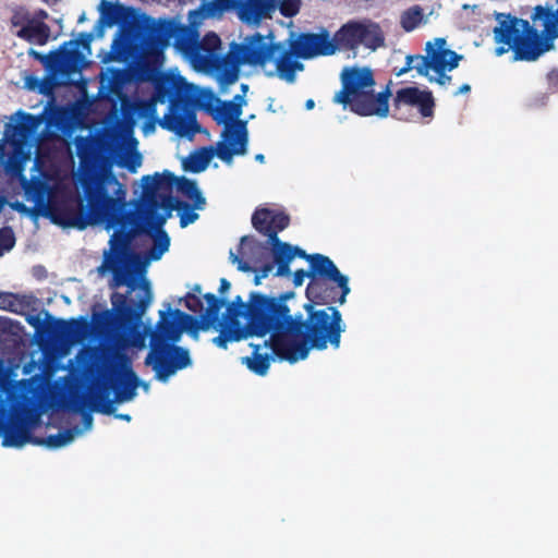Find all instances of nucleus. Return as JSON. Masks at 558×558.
<instances>
[{
    "mask_svg": "<svg viewBox=\"0 0 558 558\" xmlns=\"http://www.w3.org/2000/svg\"><path fill=\"white\" fill-rule=\"evenodd\" d=\"M83 428L74 427L71 429H65L58 433L57 435H50L47 438L35 442L44 445L49 449H60L66 447L72 444L76 437L92 430L93 417L90 414L86 413L83 415Z\"/></svg>",
    "mask_w": 558,
    "mask_h": 558,
    "instance_id": "obj_22",
    "label": "nucleus"
},
{
    "mask_svg": "<svg viewBox=\"0 0 558 558\" xmlns=\"http://www.w3.org/2000/svg\"><path fill=\"white\" fill-rule=\"evenodd\" d=\"M98 9L101 22L108 27L118 24L125 16V8L118 2L101 0Z\"/></svg>",
    "mask_w": 558,
    "mask_h": 558,
    "instance_id": "obj_27",
    "label": "nucleus"
},
{
    "mask_svg": "<svg viewBox=\"0 0 558 558\" xmlns=\"http://www.w3.org/2000/svg\"><path fill=\"white\" fill-rule=\"evenodd\" d=\"M5 205V201L3 198H0V211L3 209Z\"/></svg>",
    "mask_w": 558,
    "mask_h": 558,
    "instance_id": "obj_52",
    "label": "nucleus"
},
{
    "mask_svg": "<svg viewBox=\"0 0 558 558\" xmlns=\"http://www.w3.org/2000/svg\"><path fill=\"white\" fill-rule=\"evenodd\" d=\"M168 47L167 41H143L141 45V53L146 59H153L155 62H159L163 59V51Z\"/></svg>",
    "mask_w": 558,
    "mask_h": 558,
    "instance_id": "obj_31",
    "label": "nucleus"
},
{
    "mask_svg": "<svg viewBox=\"0 0 558 558\" xmlns=\"http://www.w3.org/2000/svg\"><path fill=\"white\" fill-rule=\"evenodd\" d=\"M306 277H310V271L306 272L303 269L296 270L293 275L294 284L298 287L302 286Z\"/></svg>",
    "mask_w": 558,
    "mask_h": 558,
    "instance_id": "obj_40",
    "label": "nucleus"
},
{
    "mask_svg": "<svg viewBox=\"0 0 558 558\" xmlns=\"http://www.w3.org/2000/svg\"><path fill=\"white\" fill-rule=\"evenodd\" d=\"M253 226L259 232L269 236L272 245L274 260L278 265L276 275L288 276L290 274V263L296 257V254L304 255V251L298 246H292L281 242L277 233L289 225V218L282 213L267 208L257 209L252 217Z\"/></svg>",
    "mask_w": 558,
    "mask_h": 558,
    "instance_id": "obj_9",
    "label": "nucleus"
},
{
    "mask_svg": "<svg viewBox=\"0 0 558 558\" xmlns=\"http://www.w3.org/2000/svg\"><path fill=\"white\" fill-rule=\"evenodd\" d=\"M424 61L422 54H415V56H407L405 58V64L403 68H401L397 75H402L411 70H415L421 76L425 77V74H427V70L424 66Z\"/></svg>",
    "mask_w": 558,
    "mask_h": 558,
    "instance_id": "obj_32",
    "label": "nucleus"
},
{
    "mask_svg": "<svg viewBox=\"0 0 558 558\" xmlns=\"http://www.w3.org/2000/svg\"><path fill=\"white\" fill-rule=\"evenodd\" d=\"M341 89L335 95L333 101L344 108L350 106L352 111L367 112V107L361 102V97L373 92L375 80L368 68L351 66L341 73Z\"/></svg>",
    "mask_w": 558,
    "mask_h": 558,
    "instance_id": "obj_14",
    "label": "nucleus"
},
{
    "mask_svg": "<svg viewBox=\"0 0 558 558\" xmlns=\"http://www.w3.org/2000/svg\"><path fill=\"white\" fill-rule=\"evenodd\" d=\"M154 328L150 324H137L129 329L126 336L123 339H120L116 343V352L111 354V361L114 363L121 364V366L128 368L130 366L129 359L120 353L121 350H125L129 348H134L137 350H143L146 348V339L149 337L151 340V332Z\"/></svg>",
    "mask_w": 558,
    "mask_h": 558,
    "instance_id": "obj_17",
    "label": "nucleus"
},
{
    "mask_svg": "<svg viewBox=\"0 0 558 558\" xmlns=\"http://www.w3.org/2000/svg\"><path fill=\"white\" fill-rule=\"evenodd\" d=\"M142 186L144 193L138 213L154 239V247L146 255H142L134 251L128 235L114 232L109 240V247L102 253V262L96 269L99 276L109 277L108 286L111 289L128 288V308H124L125 295L118 292L111 295L113 308L120 313H143L151 304V286L146 274L150 263L159 260L170 246V238L162 230L177 206V201L169 195L170 192L174 189L189 198L193 202L194 209H204L206 205V198L195 180L175 177L170 171L143 177Z\"/></svg>",
    "mask_w": 558,
    "mask_h": 558,
    "instance_id": "obj_3",
    "label": "nucleus"
},
{
    "mask_svg": "<svg viewBox=\"0 0 558 558\" xmlns=\"http://www.w3.org/2000/svg\"><path fill=\"white\" fill-rule=\"evenodd\" d=\"M145 364L153 367L158 380L166 383L178 371L189 367L192 361L187 350L173 343H158L151 344Z\"/></svg>",
    "mask_w": 558,
    "mask_h": 558,
    "instance_id": "obj_15",
    "label": "nucleus"
},
{
    "mask_svg": "<svg viewBox=\"0 0 558 558\" xmlns=\"http://www.w3.org/2000/svg\"><path fill=\"white\" fill-rule=\"evenodd\" d=\"M15 245V235L11 228L4 227L0 229V255L9 252Z\"/></svg>",
    "mask_w": 558,
    "mask_h": 558,
    "instance_id": "obj_33",
    "label": "nucleus"
},
{
    "mask_svg": "<svg viewBox=\"0 0 558 558\" xmlns=\"http://www.w3.org/2000/svg\"><path fill=\"white\" fill-rule=\"evenodd\" d=\"M0 360V436L3 447L22 448L32 442L31 429L38 424L36 401L43 388L38 376L15 380L13 369L3 372Z\"/></svg>",
    "mask_w": 558,
    "mask_h": 558,
    "instance_id": "obj_5",
    "label": "nucleus"
},
{
    "mask_svg": "<svg viewBox=\"0 0 558 558\" xmlns=\"http://www.w3.org/2000/svg\"><path fill=\"white\" fill-rule=\"evenodd\" d=\"M130 375L132 376L133 379H136L135 373L131 372Z\"/></svg>",
    "mask_w": 558,
    "mask_h": 558,
    "instance_id": "obj_55",
    "label": "nucleus"
},
{
    "mask_svg": "<svg viewBox=\"0 0 558 558\" xmlns=\"http://www.w3.org/2000/svg\"><path fill=\"white\" fill-rule=\"evenodd\" d=\"M198 219V214L193 210H186L180 215V225L182 228L195 222Z\"/></svg>",
    "mask_w": 558,
    "mask_h": 558,
    "instance_id": "obj_38",
    "label": "nucleus"
},
{
    "mask_svg": "<svg viewBox=\"0 0 558 558\" xmlns=\"http://www.w3.org/2000/svg\"><path fill=\"white\" fill-rule=\"evenodd\" d=\"M47 16H48V14L45 11L40 10L36 13V15L32 20H37V21L43 22Z\"/></svg>",
    "mask_w": 558,
    "mask_h": 558,
    "instance_id": "obj_45",
    "label": "nucleus"
},
{
    "mask_svg": "<svg viewBox=\"0 0 558 558\" xmlns=\"http://www.w3.org/2000/svg\"><path fill=\"white\" fill-rule=\"evenodd\" d=\"M31 21L28 12L24 8H17L13 11L11 23L13 26L23 27Z\"/></svg>",
    "mask_w": 558,
    "mask_h": 558,
    "instance_id": "obj_35",
    "label": "nucleus"
},
{
    "mask_svg": "<svg viewBox=\"0 0 558 558\" xmlns=\"http://www.w3.org/2000/svg\"><path fill=\"white\" fill-rule=\"evenodd\" d=\"M215 157H218V143L216 146L203 147L192 151L182 159V167L185 171L198 173L206 170Z\"/></svg>",
    "mask_w": 558,
    "mask_h": 558,
    "instance_id": "obj_24",
    "label": "nucleus"
},
{
    "mask_svg": "<svg viewBox=\"0 0 558 558\" xmlns=\"http://www.w3.org/2000/svg\"><path fill=\"white\" fill-rule=\"evenodd\" d=\"M125 132H126V135H128V136H131V137H132V135H133V125L128 126V129L125 130Z\"/></svg>",
    "mask_w": 558,
    "mask_h": 558,
    "instance_id": "obj_50",
    "label": "nucleus"
},
{
    "mask_svg": "<svg viewBox=\"0 0 558 558\" xmlns=\"http://www.w3.org/2000/svg\"><path fill=\"white\" fill-rule=\"evenodd\" d=\"M142 386H143V388H144L146 391H148V385H147V384H143Z\"/></svg>",
    "mask_w": 558,
    "mask_h": 558,
    "instance_id": "obj_54",
    "label": "nucleus"
},
{
    "mask_svg": "<svg viewBox=\"0 0 558 558\" xmlns=\"http://www.w3.org/2000/svg\"><path fill=\"white\" fill-rule=\"evenodd\" d=\"M186 307L193 312H197L201 310L202 305L199 304L198 300H196L192 294H189L186 300Z\"/></svg>",
    "mask_w": 558,
    "mask_h": 558,
    "instance_id": "obj_42",
    "label": "nucleus"
},
{
    "mask_svg": "<svg viewBox=\"0 0 558 558\" xmlns=\"http://www.w3.org/2000/svg\"><path fill=\"white\" fill-rule=\"evenodd\" d=\"M194 292H197V293H199V292H201V287H199L198 284H196V286L194 287Z\"/></svg>",
    "mask_w": 558,
    "mask_h": 558,
    "instance_id": "obj_53",
    "label": "nucleus"
},
{
    "mask_svg": "<svg viewBox=\"0 0 558 558\" xmlns=\"http://www.w3.org/2000/svg\"><path fill=\"white\" fill-rule=\"evenodd\" d=\"M335 39L338 52L352 51L354 57L359 47L375 51L385 40L379 25L369 20L347 22L335 33Z\"/></svg>",
    "mask_w": 558,
    "mask_h": 558,
    "instance_id": "obj_12",
    "label": "nucleus"
},
{
    "mask_svg": "<svg viewBox=\"0 0 558 558\" xmlns=\"http://www.w3.org/2000/svg\"><path fill=\"white\" fill-rule=\"evenodd\" d=\"M296 257L305 258L310 263L311 281L306 288V295L310 301L322 304L330 302L331 299L324 282V280H329L341 289L339 303L343 304L345 302L351 291L349 278L339 271L329 257L320 254L307 255L305 252L304 255L296 254Z\"/></svg>",
    "mask_w": 558,
    "mask_h": 558,
    "instance_id": "obj_10",
    "label": "nucleus"
},
{
    "mask_svg": "<svg viewBox=\"0 0 558 558\" xmlns=\"http://www.w3.org/2000/svg\"><path fill=\"white\" fill-rule=\"evenodd\" d=\"M271 270H272V266L271 265H266L262 269V272L255 276V278H254L255 284L256 286L260 284L262 279L266 278Z\"/></svg>",
    "mask_w": 558,
    "mask_h": 558,
    "instance_id": "obj_43",
    "label": "nucleus"
},
{
    "mask_svg": "<svg viewBox=\"0 0 558 558\" xmlns=\"http://www.w3.org/2000/svg\"><path fill=\"white\" fill-rule=\"evenodd\" d=\"M424 66L427 70L425 77L438 85L450 83L451 76L447 75L459 66L463 56L448 48L447 40L442 37L434 38L425 44V54H422Z\"/></svg>",
    "mask_w": 558,
    "mask_h": 558,
    "instance_id": "obj_13",
    "label": "nucleus"
},
{
    "mask_svg": "<svg viewBox=\"0 0 558 558\" xmlns=\"http://www.w3.org/2000/svg\"><path fill=\"white\" fill-rule=\"evenodd\" d=\"M137 384L125 387L123 390L117 393V401L120 403L132 401L136 397Z\"/></svg>",
    "mask_w": 558,
    "mask_h": 558,
    "instance_id": "obj_36",
    "label": "nucleus"
},
{
    "mask_svg": "<svg viewBox=\"0 0 558 558\" xmlns=\"http://www.w3.org/2000/svg\"><path fill=\"white\" fill-rule=\"evenodd\" d=\"M178 87L180 93H184L190 106L206 108L214 120L223 125L218 141V158L220 160L231 166L234 157L246 155L247 123L240 119L242 109L246 105L244 95H235L231 101H222L210 89L199 88L184 77L178 78Z\"/></svg>",
    "mask_w": 558,
    "mask_h": 558,
    "instance_id": "obj_6",
    "label": "nucleus"
},
{
    "mask_svg": "<svg viewBox=\"0 0 558 558\" xmlns=\"http://www.w3.org/2000/svg\"><path fill=\"white\" fill-rule=\"evenodd\" d=\"M142 165V156L140 154H135L131 157V163L128 166L129 170L133 173L137 171V169Z\"/></svg>",
    "mask_w": 558,
    "mask_h": 558,
    "instance_id": "obj_41",
    "label": "nucleus"
},
{
    "mask_svg": "<svg viewBox=\"0 0 558 558\" xmlns=\"http://www.w3.org/2000/svg\"><path fill=\"white\" fill-rule=\"evenodd\" d=\"M427 19L422 8L418 5L411 7L405 10L401 15V26L405 32H412L417 28L421 24L426 23Z\"/></svg>",
    "mask_w": 558,
    "mask_h": 558,
    "instance_id": "obj_29",
    "label": "nucleus"
},
{
    "mask_svg": "<svg viewBox=\"0 0 558 558\" xmlns=\"http://www.w3.org/2000/svg\"><path fill=\"white\" fill-rule=\"evenodd\" d=\"M207 301V308L206 312L208 316L211 314H217L221 306L223 305V302L221 300H218L215 294L208 293L204 296Z\"/></svg>",
    "mask_w": 558,
    "mask_h": 558,
    "instance_id": "obj_37",
    "label": "nucleus"
},
{
    "mask_svg": "<svg viewBox=\"0 0 558 558\" xmlns=\"http://www.w3.org/2000/svg\"><path fill=\"white\" fill-rule=\"evenodd\" d=\"M270 38L275 45H282L288 53L302 66L294 73V80L288 82L292 84L296 80V74L304 70V65L299 61L298 57L303 59H313L322 56H333L338 52L335 34L326 28H320L318 33H304L300 35H291L289 44L277 43L271 34L266 36Z\"/></svg>",
    "mask_w": 558,
    "mask_h": 558,
    "instance_id": "obj_11",
    "label": "nucleus"
},
{
    "mask_svg": "<svg viewBox=\"0 0 558 558\" xmlns=\"http://www.w3.org/2000/svg\"><path fill=\"white\" fill-rule=\"evenodd\" d=\"M234 9L240 20L246 24L258 25L265 19H271L276 11L291 17L299 13V0H211L199 9L190 11L189 25L171 28L172 46L175 51L197 72L214 76L226 92L234 84L245 66L268 77H278L292 82L294 73L302 70L287 51L284 46L275 45L270 38L256 33L247 36L241 44H234L222 54L221 40L215 33H208L199 39L198 27L206 17L221 15Z\"/></svg>",
    "mask_w": 558,
    "mask_h": 558,
    "instance_id": "obj_2",
    "label": "nucleus"
},
{
    "mask_svg": "<svg viewBox=\"0 0 558 558\" xmlns=\"http://www.w3.org/2000/svg\"><path fill=\"white\" fill-rule=\"evenodd\" d=\"M255 160H257V161H259V162H264L265 157H264V155H262V154H257V155L255 156Z\"/></svg>",
    "mask_w": 558,
    "mask_h": 558,
    "instance_id": "obj_51",
    "label": "nucleus"
},
{
    "mask_svg": "<svg viewBox=\"0 0 558 558\" xmlns=\"http://www.w3.org/2000/svg\"><path fill=\"white\" fill-rule=\"evenodd\" d=\"M241 362L253 373L264 376L268 372L270 359L268 355H263L254 351L252 356L242 357Z\"/></svg>",
    "mask_w": 558,
    "mask_h": 558,
    "instance_id": "obj_30",
    "label": "nucleus"
},
{
    "mask_svg": "<svg viewBox=\"0 0 558 558\" xmlns=\"http://www.w3.org/2000/svg\"><path fill=\"white\" fill-rule=\"evenodd\" d=\"M95 411L104 414H114L116 407L113 402L98 403L95 405Z\"/></svg>",
    "mask_w": 558,
    "mask_h": 558,
    "instance_id": "obj_39",
    "label": "nucleus"
},
{
    "mask_svg": "<svg viewBox=\"0 0 558 558\" xmlns=\"http://www.w3.org/2000/svg\"><path fill=\"white\" fill-rule=\"evenodd\" d=\"M16 35L28 41L45 45L50 36V28L44 22L31 20L16 32Z\"/></svg>",
    "mask_w": 558,
    "mask_h": 558,
    "instance_id": "obj_26",
    "label": "nucleus"
},
{
    "mask_svg": "<svg viewBox=\"0 0 558 558\" xmlns=\"http://www.w3.org/2000/svg\"><path fill=\"white\" fill-rule=\"evenodd\" d=\"M265 250V246L248 236H242L238 253L232 250L229 253L230 262L236 266L238 270L248 272L252 270L250 265L254 260V257L259 255Z\"/></svg>",
    "mask_w": 558,
    "mask_h": 558,
    "instance_id": "obj_21",
    "label": "nucleus"
},
{
    "mask_svg": "<svg viewBox=\"0 0 558 558\" xmlns=\"http://www.w3.org/2000/svg\"><path fill=\"white\" fill-rule=\"evenodd\" d=\"M195 319L180 310L159 311V319L151 332V344L178 342L184 332L193 339H198V331L193 330Z\"/></svg>",
    "mask_w": 558,
    "mask_h": 558,
    "instance_id": "obj_16",
    "label": "nucleus"
},
{
    "mask_svg": "<svg viewBox=\"0 0 558 558\" xmlns=\"http://www.w3.org/2000/svg\"><path fill=\"white\" fill-rule=\"evenodd\" d=\"M116 416L128 422L131 421V416L129 414H117Z\"/></svg>",
    "mask_w": 558,
    "mask_h": 558,
    "instance_id": "obj_48",
    "label": "nucleus"
},
{
    "mask_svg": "<svg viewBox=\"0 0 558 558\" xmlns=\"http://www.w3.org/2000/svg\"><path fill=\"white\" fill-rule=\"evenodd\" d=\"M230 287H231V284H230V282H229L227 279L222 278V279L220 280L219 291H220V293H221L222 295H223L226 292H228V291H229Z\"/></svg>",
    "mask_w": 558,
    "mask_h": 558,
    "instance_id": "obj_44",
    "label": "nucleus"
},
{
    "mask_svg": "<svg viewBox=\"0 0 558 558\" xmlns=\"http://www.w3.org/2000/svg\"><path fill=\"white\" fill-rule=\"evenodd\" d=\"M276 307H277V304L275 303H271L270 306H266L265 308H253L251 307L250 308V316H248V320H247V324L245 326L242 325L241 323V317L242 315L240 313H232V310H229V313L228 315L223 316L221 319L217 320L216 323L213 324V329L215 331H217L219 335L217 336L220 337V331L218 330V327H220V325L227 320H234L239 324L240 328H247L251 324V320L254 316H257V315H260V314H272L275 311H276ZM216 339V337L213 339V341Z\"/></svg>",
    "mask_w": 558,
    "mask_h": 558,
    "instance_id": "obj_28",
    "label": "nucleus"
},
{
    "mask_svg": "<svg viewBox=\"0 0 558 558\" xmlns=\"http://www.w3.org/2000/svg\"><path fill=\"white\" fill-rule=\"evenodd\" d=\"M138 51L137 38L133 27H120L111 44V59L118 62H126L134 58Z\"/></svg>",
    "mask_w": 558,
    "mask_h": 558,
    "instance_id": "obj_20",
    "label": "nucleus"
},
{
    "mask_svg": "<svg viewBox=\"0 0 558 558\" xmlns=\"http://www.w3.org/2000/svg\"><path fill=\"white\" fill-rule=\"evenodd\" d=\"M314 107H315V102H314V100H313V99H307V100L305 101V108H306V110H312Z\"/></svg>",
    "mask_w": 558,
    "mask_h": 558,
    "instance_id": "obj_47",
    "label": "nucleus"
},
{
    "mask_svg": "<svg viewBox=\"0 0 558 558\" xmlns=\"http://www.w3.org/2000/svg\"><path fill=\"white\" fill-rule=\"evenodd\" d=\"M471 89L469 84H463L456 93L454 95L465 94L469 93Z\"/></svg>",
    "mask_w": 558,
    "mask_h": 558,
    "instance_id": "obj_46",
    "label": "nucleus"
},
{
    "mask_svg": "<svg viewBox=\"0 0 558 558\" xmlns=\"http://www.w3.org/2000/svg\"><path fill=\"white\" fill-rule=\"evenodd\" d=\"M40 121L27 113H16L4 128L0 141V158L7 150L5 172L20 179L25 198L33 208L15 202L11 207L33 218L43 216L63 228L83 230L88 226H102L107 231L125 223L128 189L111 171L80 178L85 202V214L77 210V201L69 174L53 175L43 172L35 161L31 180L24 175L26 166L36 151L35 135Z\"/></svg>",
    "mask_w": 558,
    "mask_h": 558,
    "instance_id": "obj_1",
    "label": "nucleus"
},
{
    "mask_svg": "<svg viewBox=\"0 0 558 558\" xmlns=\"http://www.w3.org/2000/svg\"><path fill=\"white\" fill-rule=\"evenodd\" d=\"M391 96L389 86L385 90L375 94L374 90L361 97V102L367 107V112L354 111L364 117L375 116L380 119L387 118L389 114V98Z\"/></svg>",
    "mask_w": 558,
    "mask_h": 558,
    "instance_id": "obj_23",
    "label": "nucleus"
},
{
    "mask_svg": "<svg viewBox=\"0 0 558 558\" xmlns=\"http://www.w3.org/2000/svg\"><path fill=\"white\" fill-rule=\"evenodd\" d=\"M393 105L396 108L411 106L418 108L423 117H432L434 108L433 95L429 90L417 87L400 88L395 96Z\"/></svg>",
    "mask_w": 558,
    "mask_h": 558,
    "instance_id": "obj_19",
    "label": "nucleus"
},
{
    "mask_svg": "<svg viewBox=\"0 0 558 558\" xmlns=\"http://www.w3.org/2000/svg\"><path fill=\"white\" fill-rule=\"evenodd\" d=\"M313 303L310 301L304 304L308 313L307 324L302 314L292 316L284 304H277L272 314L254 316L247 328H240L236 322L229 319L218 327L221 335L214 340V344L227 349L229 343L269 333L270 338L265 341V345L280 360L292 364L305 360L311 348L324 350L329 342L338 349L341 333L345 329L340 312L331 306L313 312Z\"/></svg>",
    "mask_w": 558,
    "mask_h": 558,
    "instance_id": "obj_4",
    "label": "nucleus"
},
{
    "mask_svg": "<svg viewBox=\"0 0 558 558\" xmlns=\"http://www.w3.org/2000/svg\"><path fill=\"white\" fill-rule=\"evenodd\" d=\"M241 90H242V94L241 95H244V97L246 96V93L248 90V86L246 84H242L241 85Z\"/></svg>",
    "mask_w": 558,
    "mask_h": 558,
    "instance_id": "obj_49",
    "label": "nucleus"
},
{
    "mask_svg": "<svg viewBox=\"0 0 558 558\" xmlns=\"http://www.w3.org/2000/svg\"><path fill=\"white\" fill-rule=\"evenodd\" d=\"M88 46L82 40H69L54 51L56 71L70 73L76 71L85 63V51Z\"/></svg>",
    "mask_w": 558,
    "mask_h": 558,
    "instance_id": "obj_18",
    "label": "nucleus"
},
{
    "mask_svg": "<svg viewBox=\"0 0 558 558\" xmlns=\"http://www.w3.org/2000/svg\"><path fill=\"white\" fill-rule=\"evenodd\" d=\"M28 53L33 56L35 59L39 60L45 66L56 70L54 59L56 54L54 51H51L48 54H41L40 52L29 49Z\"/></svg>",
    "mask_w": 558,
    "mask_h": 558,
    "instance_id": "obj_34",
    "label": "nucleus"
},
{
    "mask_svg": "<svg viewBox=\"0 0 558 558\" xmlns=\"http://www.w3.org/2000/svg\"><path fill=\"white\" fill-rule=\"evenodd\" d=\"M35 298L31 294L0 293V310L17 315H24L34 304Z\"/></svg>",
    "mask_w": 558,
    "mask_h": 558,
    "instance_id": "obj_25",
    "label": "nucleus"
},
{
    "mask_svg": "<svg viewBox=\"0 0 558 558\" xmlns=\"http://www.w3.org/2000/svg\"><path fill=\"white\" fill-rule=\"evenodd\" d=\"M180 75L173 76V86L178 97L184 101L185 106L182 107L178 104H172L169 111L163 116L161 120H158L157 105L158 98L151 97L148 100H138L126 109L135 121L144 120L143 133L146 136L151 135L156 130V124L159 123L161 128L175 133L178 136L192 138L198 130L196 122V116L194 109L187 104L184 93H180L178 87V78Z\"/></svg>",
    "mask_w": 558,
    "mask_h": 558,
    "instance_id": "obj_8",
    "label": "nucleus"
},
{
    "mask_svg": "<svg viewBox=\"0 0 558 558\" xmlns=\"http://www.w3.org/2000/svg\"><path fill=\"white\" fill-rule=\"evenodd\" d=\"M537 17L543 20L544 31L549 37L542 39L526 20L498 13V25L494 28L495 54L500 57L512 50V61H535L554 45L558 36V9L555 11L536 8Z\"/></svg>",
    "mask_w": 558,
    "mask_h": 558,
    "instance_id": "obj_7",
    "label": "nucleus"
}]
</instances>
